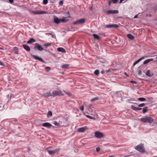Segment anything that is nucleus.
I'll use <instances>...</instances> for the list:
<instances>
[{
  "mask_svg": "<svg viewBox=\"0 0 157 157\" xmlns=\"http://www.w3.org/2000/svg\"><path fill=\"white\" fill-rule=\"evenodd\" d=\"M140 121L143 123H151L154 122V119L151 117H147L140 119Z\"/></svg>",
  "mask_w": 157,
  "mask_h": 157,
  "instance_id": "f257e3e1",
  "label": "nucleus"
},
{
  "mask_svg": "<svg viewBox=\"0 0 157 157\" xmlns=\"http://www.w3.org/2000/svg\"><path fill=\"white\" fill-rule=\"evenodd\" d=\"M135 148L136 150L140 152H144L145 151L144 145L142 144L137 145L135 147Z\"/></svg>",
  "mask_w": 157,
  "mask_h": 157,
  "instance_id": "f03ea898",
  "label": "nucleus"
},
{
  "mask_svg": "<svg viewBox=\"0 0 157 157\" xmlns=\"http://www.w3.org/2000/svg\"><path fill=\"white\" fill-rule=\"evenodd\" d=\"M52 94L53 97H55V96H62L64 95L61 90H54L52 92Z\"/></svg>",
  "mask_w": 157,
  "mask_h": 157,
  "instance_id": "7ed1b4c3",
  "label": "nucleus"
},
{
  "mask_svg": "<svg viewBox=\"0 0 157 157\" xmlns=\"http://www.w3.org/2000/svg\"><path fill=\"white\" fill-rule=\"evenodd\" d=\"M85 21L86 19L85 18H82L74 21L73 24L74 25H81L85 23Z\"/></svg>",
  "mask_w": 157,
  "mask_h": 157,
  "instance_id": "20e7f679",
  "label": "nucleus"
},
{
  "mask_svg": "<svg viewBox=\"0 0 157 157\" xmlns=\"http://www.w3.org/2000/svg\"><path fill=\"white\" fill-rule=\"evenodd\" d=\"M33 48L35 50H39L41 51L44 50V49L41 47V46L38 43H36L35 44V45Z\"/></svg>",
  "mask_w": 157,
  "mask_h": 157,
  "instance_id": "39448f33",
  "label": "nucleus"
},
{
  "mask_svg": "<svg viewBox=\"0 0 157 157\" xmlns=\"http://www.w3.org/2000/svg\"><path fill=\"white\" fill-rule=\"evenodd\" d=\"M95 136L97 138H101L103 137L104 135L100 132L96 131L95 132Z\"/></svg>",
  "mask_w": 157,
  "mask_h": 157,
  "instance_id": "423d86ee",
  "label": "nucleus"
},
{
  "mask_svg": "<svg viewBox=\"0 0 157 157\" xmlns=\"http://www.w3.org/2000/svg\"><path fill=\"white\" fill-rule=\"evenodd\" d=\"M31 56L34 58L35 59L39 60L43 63H45L44 61L40 57L37 56L36 55H34L32 54L31 55Z\"/></svg>",
  "mask_w": 157,
  "mask_h": 157,
  "instance_id": "0eeeda50",
  "label": "nucleus"
},
{
  "mask_svg": "<svg viewBox=\"0 0 157 157\" xmlns=\"http://www.w3.org/2000/svg\"><path fill=\"white\" fill-rule=\"evenodd\" d=\"M119 26L116 24H109L105 25V27L106 28H117Z\"/></svg>",
  "mask_w": 157,
  "mask_h": 157,
  "instance_id": "6e6552de",
  "label": "nucleus"
},
{
  "mask_svg": "<svg viewBox=\"0 0 157 157\" xmlns=\"http://www.w3.org/2000/svg\"><path fill=\"white\" fill-rule=\"evenodd\" d=\"M119 12L117 10H108L106 12V14L107 15L111 14H114V13H118Z\"/></svg>",
  "mask_w": 157,
  "mask_h": 157,
  "instance_id": "1a4fd4ad",
  "label": "nucleus"
},
{
  "mask_svg": "<svg viewBox=\"0 0 157 157\" xmlns=\"http://www.w3.org/2000/svg\"><path fill=\"white\" fill-rule=\"evenodd\" d=\"M53 20V21L54 22H55L56 24H59L61 22L60 19L59 18L56 16H54Z\"/></svg>",
  "mask_w": 157,
  "mask_h": 157,
  "instance_id": "9d476101",
  "label": "nucleus"
},
{
  "mask_svg": "<svg viewBox=\"0 0 157 157\" xmlns=\"http://www.w3.org/2000/svg\"><path fill=\"white\" fill-rule=\"evenodd\" d=\"M32 13L35 14H42L44 13H46L47 12L44 11H32Z\"/></svg>",
  "mask_w": 157,
  "mask_h": 157,
  "instance_id": "9b49d317",
  "label": "nucleus"
},
{
  "mask_svg": "<svg viewBox=\"0 0 157 157\" xmlns=\"http://www.w3.org/2000/svg\"><path fill=\"white\" fill-rule=\"evenodd\" d=\"M43 95L45 98H47L51 96H53L52 94H51L50 92L44 93Z\"/></svg>",
  "mask_w": 157,
  "mask_h": 157,
  "instance_id": "f8f14e48",
  "label": "nucleus"
},
{
  "mask_svg": "<svg viewBox=\"0 0 157 157\" xmlns=\"http://www.w3.org/2000/svg\"><path fill=\"white\" fill-rule=\"evenodd\" d=\"M42 125L43 127H48V128H50L52 126V125L51 124L48 122L43 123Z\"/></svg>",
  "mask_w": 157,
  "mask_h": 157,
  "instance_id": "ddd939ff",
  "label": "nucleus"
},
{
  "mask_svg": "<svg viewBox=\"0 0 157 157\" xmlns=\"http://www.w3.org/2000/svg\"><path fill=\"white\" fill-rule=\"evenodd\" d=\"M140 107H136L134 105H132L131 106V109L135 111H139L142 110V108Z\"/></svg>",
  "mask_w": 157,
  "mask_h": 157,
  "instance_id": "4468645a",
  "label": "nucleus"
},
{
  "mask_svg": "<svg viewBox=\"0 0 157 157\" xmlns=\"http://www.w3.org/2000/svg\"><path fill=\"white\" fill-rule=\"evenodd\" d=\"M87 129V128L86 126L80 128L78 129V132H84L85 131V130Z\"/></svg>",
  "mask_w": 157,
  "mask_h": 157,
  "instance_id": "2eb2a0df",
  "label": "nucleus"
},
{
  "mask_svg": "<svg viewBox=\"0 0 157 157\" xmlns=\"http://www.w3.org/2000/svg\"><path fill=\"white\" fill-rule=\"evenodd\" d=\"M22 46L28 52L30 50V48L26 44H23Z\"/></svg>",
  "mask_w": 157,
  "mask_h": 157,
  "instance_id": "dca6fc26",
  "label": "nucleus"
},
{
  "mask_svg": "<svg viewBox=\"0 0 157 157\" xmlns=\"http://www.w3.org/2000/svg\"><path fill=\"white\" fill-rule=\"evenodd\" d=\"M154 59H153V58H151V59H147L145 60L144 61V62L143 63V64L144 65L146 64L151 61H154Z\"/></svg>",
  "mask_w": 157,
  "mask_h": 157,
  "instance_id": "f3484780",
  "label": "nucleus"
},
{
  "mask_svg": "<svg viewBox=\"0 0 157 157\" xmlns=\"http://www.w3.org/2000/svg\"><path fill=\"white\" fill-rule=\"evenodd\" d=\"M61 22H66L69 21V19H67V17H63L61 19H60Z\"/></svg>",
  "mask_w": 157,
  "mask_h": 157,
  "instance_id": "a211bd4d",
  "label": "nucleus"
},
{
  "mask_svg": "<svg viewBox=\"0 0 157 157\" xmlns=\"http://www.w3.org/2000/svg\"><path fill=\"white\" fill-rule=\"evenodd\" d=\"M57 51L59 52H61L62 53H65L66 51L65 49L62 48H57Z\"/></svg>",
  "mask_w": 157,
  "mask_h": 157,
  "instance_id": "6ab92c4d",
  "label": "nucleus"
},
{
  "mask_svg": "<svg viewBox=\"0 0 157 157\" xmlns=\"http://www.w3.org/2000/svg\"><path fill=\"white\" fill-rule=\"evenodd\" d=\"M36 40L33 38H31L29 40L27 41L28 44H30L33 42H36Z\"/></svg>",
  "mask_w": 157,
  "mask_h": 157,
  "instance_id": "aec40b11",
  "label": "nucleus"
},
{
  "mask_svg": "<svg viewBox=\"0 0 157 157\" xmlns=\"http://www.w3.org/2000/svg\"><path fill=\"white\" fill-rule=\"evenodd\" d=\"M146 75L147 76L151 77H152L153 75V74L152 73L151 74H150V71L149 70H148L146 73Z\"/></svg>",
  "mask_w": 157,
  "mask_h": 157,
  "instance_id": "412c9836",
  "label": "nucleus"
},
{
  "mask_svg": "<svg viewBox=\"0 0 157 157\" xmlns=\"http://www.w3.org/2000/svg\"><path fill=\"white\" fill-rule=\"evenodd\" d=\"M92 35L95 39L98 40L100 39V37L98 35L95 34H93Z\"/></svg>",
  "mask_w": 157,
  "mask_h": 157,
  "instance_id": "4be33fe9",
  "label": "nucleus"
},
{
  "mask_svg": "<svg viewBox=\"0 0 157 157\" xmlns=\"http://www.w3.org/2000/svg\"><path fill=\"white\" fill-rule=\"evenodd\" d=\"M52 45V43H47V44H43V46H44L46 48L48 47L51 46Z\"/></svg>",
  "mask_w": 157,
  "mask_h": 157,
  "instance_id": "5701e85b",
  "label": "nucleus"
},
{
  "mask_svg": "<svg viewBox=\"0 0 157 157\" xmlns=\"http://www.w3.org/2000/svg\"><path fill=\"white\" fill-rule=\"evenodd\" d=\"M127 37L129 39L132 40L134 38V37L131 34H128L127 35Z\"/></svg>",
  "mask_w": 157,
  "mask_h": 157,
  "instance_id": "b1692460",
  "label": "nucleus"
},
{
  "mask_svg": "<svg viewBox=\"0 0 157 157\" xmlns=\"http://www.w3.org/2000/svg\"><path fill=\"white\" fill-rule=\"evenodd\" d=\"M18 49L17 47H14L13 51L14 52V53L16 54H18Z\"/></svg>",
  "mask_w": 157,
  "mask_h": 157,
  "instance_id": "393cba45",
  "label": "nucleus"
},
{
  "mask_svg": "<svg viewBox=\"0 0 157 157\" xmlns=\"http://www.w3.org/2000/svg\"><path fill=\"white\" fill-rule=\"evenodd\" d=\"M69 66V65L68 64H64L62 66V67L63 69L67 68Z\"/></svg>",
  "mask_w": 157,
  "mask_h": 157,
  "instance_id": "a878e982",
  "label": "nucleus"
},
{
  "mask_svg": "<svg viewBox=\"0 0 157 157\" xmlns=\"http://www.w3.org/2000/svg\"><path fill=\"white\" fill-rule=\"evenodd\" d=\"M147 109L148 108L147 107H145L143 108L142 109L143 110V113H146L148 110Z\"/></svg>",
  "mask_w": 157,
  "mask_h": 157,
  "instance_id": "bb28decb",
  "label": "nucleus"
},
{
  "mask_svg": "<svg viewBox=\"0 0 157 157\" xmlns=\"http://www.w3.org/2000/svg\"><path fill=\"white\" fill-rule=\"evenodd\" d=\"M138 100L140 101H146V99L144 98H138Z\"/></svg>",
  "mask_w": 157,
  "mask_h": 157,
  "instance_id": "cd10ccee",
  "label": "nucleus"
},
{
  "mask_svg": "<svg viewBox=\"0 0 157 157\" xmlns=\"http://www.w3.org/2000/svg\"><path fill=\"white\" fill-rule=\"evenodd\" d=\"M48 153L50 155H52L53 154H54L55 153V151H54V150H48Z\"/></svg>",
  "mask_w": 157,
  "mask_h": 157,
  "instance_id": "c85d7f7f",
  "label": "nucleus"
},
{
  "mask_svg": "<svg viewBox=\"0 0 157 157\" xmlns=\"http://www.w3.org/2000/svg\"><path fill=\"white\" fill-rule=\"evenodd\" d=\"M147 57H148L147 56H144L143 57H141L140 59H139L137 60L139 61V62H140L141 60H142L143 59H145V58H147Z\"/></svg>",
  "mask_w": 157,
  "mask_h": 157,
  "instance_id": "c756f323",
  "label": "nucleus"
},
{
  "mask_svg": "<svg viewBox=\"0 0 157 157\" xmlns=\"http://www.w3.org/2000/svg\"><path fill=\"white\" fill-rule=\"evenodd\" d=\"M94 74L97 76H98L99 74V71L98 70H96L94 71Z\"/></svg>",
  "mask_w": 157,
  "mask_h": 157,
  "instance_id": "7c9ffc66",
  "label": "nucleus"
},
{
  "mask_svg": "<svg viewBox=\"0 0 157 157\" xmlns=\"http://www.w3.org/2000/svg\"><path fill=\"white\" fill-rule=\"evenodd\" d=\"M84 115H85V116H86L87 117L89 118L90 119H94V118L93 117L90 116H89L88 115H86V114H85V113H84Z\"/></svg>",
  "mask_w": 157,
  "mask_h": 157,
  "instance_id": "2f4dec72",
  "label": "nucleus"
},
{
  "mask_svg": "<svg viewBox=\"0 0 157 157\" xmlns=\"http://www.w3.org/2000/svg\"><path fill=\"white\" fill-rule=\"evenodd\" d=\"M48 116L50 117L52 115V113L51 111H49L48 113Z\"/></svg>",
  "mask_w": 157,
  "mask_h": 157,
  "instance_id": "473e14b6",
  "label": "nucleus"
},
{
  "mask_svg": "<svg viewBox=\"0 0 157 157\" xmlns=\"http://www.w3.org/2000/svg\"><path fill=\"white\" fill-rule=\"evenodd\" d=\"M145 105V104L144 103H142L138 105L139 107H142L144 106Z\"/></svg>",
  "mask_w": 157,
  "mask_h": 157,
  "instance_id": "72a5a7b5",
  "label": "nucleus"
},
{
  "mask_svg": "<svg viewBox=\"0 0 157 157\" xmlns=\"http://www.w3.org/2000/svg\"><path fill=\"white\" fill-rule=\"evenodd\" d=\"M98 97H95V98H92V99H91V101H96V100H97L98 99Z\"/></svg>",
  "mask_w": 157,
  "mask_h": 157,
  "instance_id": "f704fd0d",
  "label": "nucleus"
},
{
  "mask_svg": "<svg viewBox=\"0 0 157 157\" xmlns=\"http://www.w3.org/2000/svg\"><path fill=\"white\" fill-rule=\"evenodd\" d=\"M65 16H67V17H66L67 18V17L70 18L71 17L70 16V13H69V12H67L66 13Z\"/></svg>",
  "mask_w": 157,
  "mask_h": 157,
  "instance_id": "c9c22d12",
  "label": "nucleus"
},
{
  "mask_svg": "<svg viewBox=\"0 0 157 157\" xmlns=\"http://www.w3.org/2000/svg\"><path fill=\"white\" fill-rule=\"evenodd\" d=\"M54 124L56 126H59V124L56 121H54Z\"/></svg>",
  "mask_w": 157,
  "mask_h": 157,
  "instance_id": "e433bc0d",
  "label": "nucleus"
},
{
  "mask_svg": "<svg viewBox=\"0 0 157 157\" xmlns=\"http://www.w3.org/2000/svg\"><path fill=\"white\" fill-rule=\"evenodd\" d=\"M48 3V0H43V3L44 4H47Z\"/></svg>",
  "mask_w": 157,
  "mask_h": 157,
  "instance_id": "4c0bfd02",
  "label": "nucleus"
},
{
  "mask_svg": "<svg viewBox=\"0 0 157 157\" xmlns=\"http://www.w3.org/2000/svg\"><path fill=\"white\" fill-rule=\"evenodd\" d=\"M111 1L113 3L115 4L117 2L118 0H111Z\"/></svg>",
  "mask_w": 157,
  "mask_h": 157,
  "instance_id": "58836bf2",
  "label": "nucleus"
},
{
  "mask_svg": "<svg viewBox=\"0 0 157 157\" xmlns=\"http://www.w3.org/2000/svg\"><path fill=\"white\" fill-rule=\"evenodd\" d=\"M45 70L47 71H49L50 70V68L49 67H45Z\"/></svg>",
  "mask_w": 157,
  "mask_h": 157,
  "instance_id": "ea45409f",
  "label": "nucleus"
},
{
  "mask_svg": "<svg viewBox=\"0 0 157 157\" xmlns=\"http://www.w3.org/2000/svg\"><path fill=\"white\" fill-rule=\"evenodd\" d=\"M63 1H60L59 2V5L60 6H62L63 5Z\"/></svg>",
  "mask_w": 157,
  "mask_h": 157,
  "instance_id": "a19ab883",
  "label": "nucleus"
},
{
  "mask_svg": "<svg viewBox=\"0 0 157 157\" xmlns=\"http://www.w3.org/2000/svg\"><path fill=\"white\" fill-rule=\"evenodd\" d=\"M130 82L131 83H133V84H136L137 83V82L135 81H130Z\"/></svg>",
  "mask_w": 157,
  "mask_h": 157,
  "instance_id": "79ce46f5",
  "label": "nucleus"
},
{
  "mask_svg": "<svg viewBox=\"0 0 157 157\" xmlns=\"http://www.w3.org/2000/svg\"><path fill=\"white\" fill-rule=\"evenodd\" d=\"M139 63V61H138V60H136V61H135L133 64V66H135L136 64H137Z\"/></svg>",
  "mask_w": 157,
  "mask_h": 157,
  "instance_id": "37998d69",
  "label": "nucleus"
},
{
  "mask_svg": "<svg viewBox=\"0 0 157 157\" xmlns=\"http://www.w3.org/2000/svg\"><path fill=\"white\" fill-rule=\"evenodd\" d=\"M60 150V148H58L57 149H55L54 150V151H55V153L59 151Z\"/></svg>",
  "mask_w": 157,
  "mask_h": 157,
  "instance_id": "c03bdc74",
  "label": "nucleus"
},
{
  "mask_svg": "<svg viewBox=\"0 0 157 157\" xmlns=\"http://www.w3.org/2000/svg\"><path fill=\"white\" fill-rule=\"evenodd\" d=\"M100 150V147H97L96 148V151L98 152Z\"/></svg>",
  "mask_w": 157,
  "mask_h": 157,
  "instance_id": "a18cd8bd",
  "label": "nucleus"
},
{
  "mask_svg": "<svg viewBox=\"0 0 157 157\" xmlns=\"http://www.w3.org/2000/svg\"><path fill=\"white\" fill-rule=\"evenodd\" d=\"M63 92L65 93V94H67V95H69V96H71V94L69 93H67V92H65V91L64 90H63Z\"/></svg>",
  "mask_w": 157,
  "mask_h": 157,
  "instance_id": "49530a36",
  "label": "nucleus"
},
{
  "mask_svg": "<svg viewBox=\"0 0 157 157\" xmlns=\"http://www.w3.org/2000/svg\"><path fill=\"white\" fill-rule=\"evenodd\" d=\"M84 106H82L80 107V109L81 110L83 111V110H84Z\"/></svg>",
  "mask_w": 157,
  "mask_h": 157,
  "instance_id": "de8ad7c7",
  "label": "nucleus"
},
{
  "mask_svg": "<svg viewBox=\"0 0 157 157\" xmlns=\"http://www.w3.org/2000/svg\"><path fill=\"white\" fill-rule=\"evenodd\" d=\"M153 10L155 11H156L157 10V7L156 6H154L153 8Z\"/></svg>",
  "mask_w": 157,
  "mask_h": 157,
  "instance_id": "09e8293b",
  "label": "nucleus"
},
{
  "mask_svg": "<svg viewBox=\"0 0 157 157\" xmlns=\"http://www.w3.org/2000/svg\"><path fill=\"white\" fill-rule=\"evenodd\" d=\"M142 73V71L141 70H140L138 72V75H140Z\"/></svg>",
  "mask_w": 157,
  "mask_h": 157,
  "instance_id": "8fccbe9b",
  "label": "nucleus"
},
{
  "mask_svg": "<svg viewBox=\"0 0 157 157\" xmlns=\"http://www.w3.org/2000/svg\"><path fill=\"white\" fill-rule=\"evenodd\" d=\"M154 62L155 63L157 62V56L155 58V59H154Z\"/></svg>",
  "mask_w": 157,
  "mask_h": 157,
  "instance_id": "3c124183",
  "label": "nucleus"
},
{
  "mask_svg": "<svg viewBox=\"0 0 157 157\" xmlns=\"http://www.w3.org/2000/svg\"><path fill=\"white\" fill-rule=\"evenodd\" d=\"M51 36H52V38H54V39L56 38V36L55 35H54L53 34H52Z\"/></svg>",
  "mask_w": 157,
  "mask_h": 157,
  "instance_id": "603ef678",
  "label": "nucleus"
},
{
  "mask_svg": "<svg viewBox=\"0 0 157 157\" xmlns=\"http://www.w3.org/2000/svg\"><path fill=\"white\" fill-rule=\"evenodd\" d=\"M9 1L11 3H12L13 2V0H9Z\"/></svg>",
  "mask_w": 157,
  "mask_h": 157,
  "instance_id": "864d4df0",
  "label": "nucleus"
},
{
  "mask_svg": "<svg viewBox=\"0 0 157 157\" xmlns=\"http://www.w3.org/2000/svg\"><path fill=\"white\" fill-rule=\"evenodd\" d=\"M112 2L111 0H109V2H108V4H109V6H110L111 5V2Z\"/></svg>",
  "mask_w": 157,
  "mask_h": 157,
  "instance_id": "5fc2aeb1",
  "label": "nucleus"
},
{
  "mask_svg": "<svg viewBox=\"0 0 157 157\" xmlns=\"http://www.w3.org/2000/svg\"><path fill=\"white\" fill-rule=\"evenodd\" d=\"M0 65L2 66H4L5 65L4 64L2 63L0 61Z\"/></svg>",
  "mask_w": 157,
  "mask_h": 157,
  "instance_id": "6e6d98bb",
  "label": "nucleus"
},
{
  "mask_svg": "<svg viewBox=\"0 0 157 157\" xmlns=\"http://www.w3.org/2000/svg\"><path fill=\"white\" fill-rule=\"evenodd\" d=\"M105 72H106V73H108L110 72V69H109L108 70H106L105 71Z\"/></svg>",
  "mask_w": 157,
  "mask_h": 157,
  "instance_id": "4d7b16f0",
  "label": "nucleus"
},
{
  "mask_svg": "<svg viewBox=\"0 0 157 157\" xmlns=\"http://www.w3.org/2000/svg\"><path fill=\"white\" fill-rule=\"evenodd\" d=\"M47 34H48V35H52V34H53L52 33V32H51L50 33H47Z\"/></svg>",
  "mask_w": 157,
  "mask_h": 157,
  "instance_id": "13d9d810",
  "label": "nucleus"
},
{
  "mask_svg": "<svg viewBox=\"0 0 157 157\" xmlns=\"http://www.w3.org/2000/svg\"><path fill=\"white\" fill-rule=\"evenodd\" d=\"M138 17V15H136L134 16V18H137Z\"/></svg>",
  "mask_w": 157,
  "mask_h": 157,
  "instance_id": "bf43d9fd",
  "label": "nucleus"
},
{
  "mask_svg": "<svg viewBox=\"0 0 157 157\" xmlns=\"http://www.w3.org/2000/svg\"><path fill=\"white\" fill-rule=\"evenodd\" d=\"M89 10H90V11H92V10H93V7H90L89 8Z\"/></svg>",
  "mask_w": 157,
  "mask_h": 157,
  "instance_id": "052dcab7",
  "label": "nucleus"
},
{
  "mask_svg": "<svg viewBox=\"0 0 157 157\" xmlns=\"http://www.w3.org/2000/svg\"><path fill=\"white\" fill-rule=\"evenodd\" d=\"M101 74H104V71H101Z\"/></svg>",
  "mask_w": 157,
  "mask_h": 157,
  "instance_id": "680f3d73",
  "label": "nucleus"
},
{
  "mask_svg": "<svg viewBox=\"0 0 157 157\" xmlns=\"http://www.w3.org/2000/svg\"><path fill=\"white\" fill-rule=\"evenodd\" d=\"M13 121H17V120L16 119H14L13 120Z\"/></svg>",
  "mask_w": 157,
  "mask_h": 157,
  "instance_id": "e2e57ef3",
  "label": "nucleus"
},
{
  "mask_svg": "<svg viewBox=\"0 0 157 157\" xmlns=\"http://www.w3.org/2000/svg\"><path fill=\"white\" fill-rule=\"evenodd\" d=\"M124 0H120V3H121Z\"/></svg>",
  "mask_w": 157,
  "mask_h": 157,
  "instance_id": "0e129e2a",
  "label": "nucleus"
},
{
  "mask_svg": "<svg viewBox=\"0 0 157 157\" xmlns=\"http://www.w3.org/2000/svg\"><path fill=\"white\" fill-rule=\"evenodd\" d=\"M149 16L150 17H151V14H149Z\"/></svg>",
  "mask_w": 157,
  "mask_h": 157,
  "instance_id": "69168bd1",
  "label": "nucleus"
},
{
  "mask_svg": "<svg viewBox=\"0 0 157 157\" xmlns=\"http://www.w3.org/2000/svg\"><path fill=\"white\" fill-rule=\"evenodd\" d=\"M118 92H118V91H117V92H116V94H118Z\"/></svg>",
  "mask_w": 157,
  "mask_h": 157,
  "instance_id": "338daca9",
  "label": "nucleus"
},
{
  "mask_svg": "<svg viewBox=\"0 0 157 157\" xmlns=\"http://www.w3.org/2000/svg\"><path fill=\"white\" fill-rule=\"evenodd\" d=\"M113 157V156H112V155H111V156H109V157Z\"/></svg>",
  "mask_w": 157,
  "mask_h": 157,
  "instance_id": "774afa93",
  "label": "nucleus"
}]
</instances>
